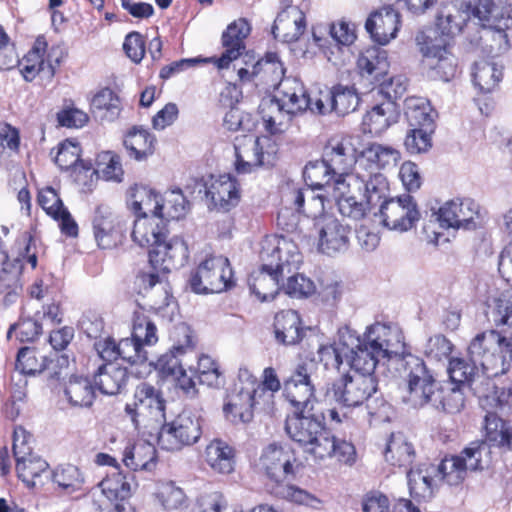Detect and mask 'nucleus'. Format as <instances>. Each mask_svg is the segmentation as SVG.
Listing matches in <instances>:
<instances>
[{
  "label": "nucleus",
  "instance_id": "nucleus-1",
  "mask_svg": "<svg viewBox=\"0 0 512 512\" xmlns=\"http://www.w3.org/2000/svg\"><path fill=\"white\" fill-rule=\"evenodd\" d=\"M312 412L295 409L288 416L285 430L289 437L299 443L304 452L316 462L335 457L346 465L354 464L355 447L350 442L337 439Z\"/></svg>",
  "mask_w": 512,
  "mask_h": 512
},
{
  "label": "nucleus",
  "instance_id": "nucleus-2",
  "mask_svg": "<svg viewBox=\"0 0 512 512\" xmlns=\"http://www.w3.org/2000/svg\"><path fill=\"white\" fill-rule=\"evenodd\" d=\"M258 467L268 478L277 483L274 493L278 497L314 509L321 508L322 501L316 496L294 485L283 484L287 480L294 479L301 469V462L289 444H268L261 452Z\"/></svg>",
  "mask_w": 512,
  "mask_h": 512
},
{
  "label": "nucleus",
  "instance_id": "nucleus-3",
  "mask_svg": "<svg viewBox=\"0 0 512 512\" xmlns=\"http://www.w3.org/2000/svg\"><path fill=\"white\" fill-rule=\"evenodd\" d=\"M472 15L481 26L480 46L499 56L512 49V5L505 0H478Z\"/></svg>",
  "mask_w": 512,
  "mask_h": 512
},
{
  "label": "nucleus",
  "instance_id": "nucleus-4",
  "mask_svg": "<svg viewBox=\"0 0 512 512\" xmlns=\"http://www.w3.org/2000/svg\"><path fill=\"white\" fill-rule=\"evenodd\" d=\"M305 188L294 189L289 194L296 210L302 211L308 217L317 219L330 205V196L336 187L343 184L346 178H339L321 159L307 164L303 172Z\"/></svg>",
  "mask_w": 512,
  "mask_h": 512
},
{
  "label": "nucleus",
  "instance_id": "nucleus-5",
  "mask_svg": "<svg viewBox=\"0 0 512 512\" xmlns=\"http://www.w3.org/2000/svg\"><path fill=\"white\" fill-rule=\"evenodd\" d=\"M171 339V349L157 360L156 368L163 376L175 381L183 391H189L193 387L194 376L190 362L196 359L192 331L181 323L174 328Z\"/></svg>",
  "mask_w": 512,
  "mask_h": 512
},
{
  "label": "nucleus",
  "instance_id": "nucleus-6",
  "mask_svg": "<svg viewBox=\"0 0 512 512\" xmlns=\"http://www.w3.org/2000/svg\"><path fill=\"white\" fill-rule=\"evenodd\" d=\"M468 356L488 377L504 374L512 359V340L494 330L479 333L468 346Z\"/></svg>",
  "mask_w": 512,
  "mask_h": 512
},
{
  "label": "nucleus",
  "instance_id": "nucleus-7",
  "mask_svg": "<svg viewBox=\"0 0 512 512\" xmlns=\"http://www.w3.org/2000/svg\"><path fill=\"white\" fill-rule=\"evenodd\" d=\"M424 65L432 71V78L449 81L456 70L455 59L449 52V39L435 26L419 31L415 38Z\"/></svg>",
  "mask_w": 512,
  "mask_h": 512
},
{
  "label": "nucleus",
  "instance_id": "nucleus-8",
  "mask_svg": "<svg viewBox=\"0 0 512 512\" xmlns=\"http://www.w3.org/2000/svg\"><path fill=\"white\" fill-rule=\"evenodd\" d=\"M235 170L239 174H250L259 168L273 165L277 155V145L268 136L245 135L236 138Z\"/></svg>",
  "mask_w": 512,
  "mask_h": 512
},
{
  "label": "nucleus",
  "instance_id": "nucleus-9",
  "mask_svg": "<svg viewBox=\"0 0 512 512\" xmlns=\"http://www.w3.org/2000/svg\"><path fill=\"white\" fill-rule=\"evenodd\" d=\"M234 284L230 261L222 255L205 258L190 278L191 289L197 294L221 293Z\"/></svg>",
  "mask_w": 512,
  "mask_h": 512
},
{
  "label": "nucleus",
  "instance_id": "nucleus-10",
  "mask_svg": "<svg viewBox=\"0 0 512 512\" xmlns=\"http://www.w3.org/2000/svg\"><path fill=\"white\" fill-rule=\"evenodd\" d=\"M260 257L265 268L276 270L282 278L298 271L303 263V255L295 240L283 235L266 237Z\"/></svg>",
  "mask_w": 512,
  "mask_h": 512
},
{
  "label": "nucleus",
  "instance_id": "nucleus-11",
  "mask_svg": "<svg viewBox=\"0 0 512 512\" xmlns=\"http://www.w3.org/2000/svg\"><path fill=\"white\" fill-rule=\"evenodd\" d=\"M125 412L136 430L148 429L165 420V402L157 389L142 383L137 386L134 402L126 405Z\"/></svg>",
  "mask_w": 512,
  "mask_h": 512
},
{
  "label": "nucleus",
  "instance_id": "nucleus-12",
  "mask_svg": "<svg viewBox=\"0 0 512 512\" xmlns=\"http://www.w3.org/2000/svg\"><path fill=\"white\" fill-rule=\"evenodd\" d=\"M401 367L404 369L407 380V394L403 397L404 401L413 407L431 404L437 391V384L423 360L412 354H406L401 359Z\"/></svg>",
  "mask_w": 512,
  "mask_h": 512
},
{
  "label": "nucleus",
  "instance_id": "nucleus-13",
  "mask_svg": "<svg viewBox=\"0 0 512 512\" xmlns=\"http://www.w3.org/2000/svg\"><path fill=\"white\" fill-rule=\"evenodd\" d=\"M202 435L201 420L188 411L161 426L158 445L161 449L174 452L197 443Z\"/></svg>",
  "mask_w": 512,
  "mask_h": 512
},
{
  "label": "nucleus",
  "instance_id": "nucleus-14",
  "mask_svg": "<svg viewBox=\"0 0 512 512\" xmlns=\"http://www.w3.org/2000/svg\"><path fill=\"white\" fill-rule=\"evenodd\" d=\"M377 391L375 376L345 374L327 389L326 396L344 408L362 406Z\"/></svg>",
  "mask_w": 512,
  "mask_h": 512
},
{
  "label": "nucleus",
  "instance_id": "nucleus-15",
  "mask_svg": "<svg viewBox=\"0 0 512 512\" xmlns=\"http://www.w3.org/2000/svg\"><path fill=\"white\" fill-rule=\"evenodd\" d=\"M314 367L312 362H301L293 368L283 382L285 398L298 411H313L315 385L312 372Z\"/></svg>",
  "mask_w": 512,
  "mask_h": 512
},
{
  "label": "nucleus",
  "instance_id": "nucleus-16",
  "mask_svg": "<svg viewBox=\"0 0 512 512\" xmlns=\"http://www.w3.org/2000/svg\"><path fill=\"white\" fill-rule=\"evenodd\" d=\"M357 142L356 136L335 135L326 143L322 160L337 177L359 176V171L352 173L353 167L358 164Z\"/></svg>",
  "mask_w": 512,
  "mask_h": 512
},
{
  "label": "nucleus",
  "instance_id": "nucleus-17",
  "mask_svg": "<svg viewBox=\"0 0 512 512\" xmlns=\"http://www.w3.org/2000/svg\"><path fill=\"white\" fill-rule=\"evenodd\" d=\"M47 47L46 40L38 37L33 48L19 61L20 72L26 81H32L40 73L47 78L54 76L65 53L60 46H52L48 51Z\"/></svg>",
  "mask_w": 512,
  "mask_h": 512
},
{
  "label": "nucleus",
  "instance_id": "nucleus-18",
  "mask_svg": "<svg viewBox=\"0 0 512 512\" xmlns=\"http://www.w3.org/2000/svg\"><path fill=\"white\" fill-rule=\"evenodd\" d=\"M363 184L364 181L360 180L359 176H349L343 184L336 187L330 196V204L334 202L343 217L354 221L363 219L370 205L363 193Z\"/></svg>",
  "mask_w": 512,
  "mask_h": 512
},
{
  "label": "nucleus",
  "instance_id": "nucleus-19",
  "mask_svg": "<svg viewBox=\"0 0 512 512\" xmlns=\"http://www.w3.org/2000/svg\"><path fill=\"white\" fill-rule=\"evenodd\" d=\"M189 258V248L181 236H166L149 251V263L152 269L163 275L183 267Z\"/></svg>",
  "mask_w": 512,
  "mask_h": 512
},
{
  "label": "nucleus",
  "instance_id": "nucleus-20",
  "mask_svg": "<svg viewBox=\"0 0 512 512\" xmlns=\"http://www.w3.org/2000/svg\"><path fill=\"white\" fill-rule=\"evenodd\" d=\"M382 223L390 230L406 232L420 219V211L412 196L406 194L384 201L380 207Z\"/></svg>",
  "mask_w": 512,
  "mask_h": 512
},
{
  "label": "nucleus",
  "instance_id": "nucleus-21",
  "mask_svg": "<svg viewBox=\"0 0 512 512\" xmlns=\"http://www.w3.org/2000/svg\"><path fill=\"white\" fill-rule=\"evenodd\" d=\"M204 188L210 205L218 211L228 212L241 200L240 185L229 174L210 175L204 182Z\"/></svg>",
  "mask_w": 512,
  "mask_h": 512
},
{
  "label": "nucleus",
  "instance_id": "nucleus-22",
  "mask_svg": "<svg viewBox=\"0 0 512 512\" xmlns=\"http://www.w3.org/2000/svg\"><path fill=\"white\" fill-rule=\"evenodd\" d=\"M361 340L370 349L374 350V353L384 358L404 354L405 344L402 332L397 328L382 323H375L369 326Z\"/></svg>",
  "mask_w": 512,
  "mask_h": 512
},
{
  "label": "nucleus",
  "instance_id": "nucleus-23",
  "mask_svg": "<svg viewBox=\"0 0 512 512\" xmlns=\"http://www.w3.org/2000/svg\"><path fill=\"white\" fill-rule=\"evenodd\" d=\"M251 32V25L245 18L230 23L222 33L223 53L219 58L213 57L206 61L213 62L218 69H227L245 51V40Z\"/></svg>",
  "mask_w": 512,
  "mask_h": 512
},
{
  "label": "nucleus",
  "instance_id": "nucleus-24",
  "mask_svg": "<svg viewBox=\"0 0 512 512\" xmlns=\"http://www.w3.org/2000/svg\"><path fill=\"white\" fill-rule=\"evenodd\" d=\"M166 275L158 272H141L135 279L137 292L146 299V305L161 313L170 305L172 296Z\"/></svg>",
  "mask_w": 512,
  "mask_h": 512
},
{
  "label": "nucleus",
  "instance_id": "nucleus-25",
  "mask_svg": "<svg viewBox=\"0 0 512 512\" xmlns=\"http://www.w3.org/2000/svg\"><path fill=\"white\" fill-rule=\"evenodd\" d=\"M479 216V205L470 198L456 199L444 203L437 213L441 227L469 229Z\"/></svg>",
  "mask_w": 512,
  "mask_h": 512
},
{
  "label": "nucleus",
  "instance_id": "nucleus-26",
  "mask_svg": "<svg viewBox=\"0 0 512 512\" xmlns=\"http://www.w3.org/2000/svg\"><path fill=\"white\" fill-rule=\"evenodd\" d=\"M400 25L399 12L391 7V3H386L369 15L365 28L375 43L384 46L396 38Z\"/></svg>",
  "mask_w": 512,
  "mask_h": 512
},
{
  "label": "nucleus",
  "instance_id": "nucleus-27",
  "mask_svg": "<svg viewBox=\"0 0 512 512\" xmlns=\"http://www.w3.org/2000/svg\"><path fill=\"white\" fill-rule=\"evenodd\" d=\"M133 477H128L122 472L115 471L107 475L99 484L101 494L110 503L114 512H135L129 502L132 494Z\"/></svg>",
  "mask_w": 512,
  "mask_h": 512
},
{
  "label": "nucleus",
  "instance_id": "nucleus-28",
  "mask_svg": "<svg viewBox=\"0 0 512 512\" xmlns=\"http://www.w3.org/2000/svg\"><path fill=\"white\" fill-rule=\"evenodd\" d=\"M92 228L95 241L102 249L114 247L122 232L119 217L109 206L103 204L95 210Z\"/></svg>",
  "mask_w": 512,
  "mask_h": 512
},
{
  "label": "nucleus",
  "instance_id": "nucleus-29",
  "mask_svg": "<svg viewBox=\"0 0 512 512\" xmlns=\"http://www.w3.org/2000/svg\"><path fill=\"white\" fill-rule=\"evenodd\" d=\"M317 218L319 230V249L328 255L345 251L348 247V229L338 219L331 215H322Z\"/></svg>",
  "mask_w": 512,
  "mask_h": 512
},
{
  "label": "nucleus",
  "instance_id": "nucleus-30",
  "mask_svg": "<svg viewBox=\"0 0 512 512\" xmlns=\"http://www.w3.org/2000/svg\"><path fill=\"white\" fill-rule=\"evenodd\" d=\"M359 346V335L349 327H342L338 330L337 339L333 343L322 344L318 348L320 361L326 367H333L340 370L344 360L346 361L348 349Z\"/></svg>",
  "mask_w": 512,
  "mask_h": 512
},
{
  "label": "nucleus",
  "instance_id": "nucleus-31",
  "mask_svg": "<svg viewBox=\"0 0 512 512\" xmlns=\"http://www.w3.org/2000/svg\"><path fill=\"white\" fill-rule=\"evenodd\" d=\"M472 15V6L468 2L445 3L440 7L436 27L450 40L459 34Z\"/></svg>",
  "mask_w": 512,
  "mask_h": 512
},
{
  "label": "nucleus",
  "instance_id": "nucleus-32",
  "mask_svg": "<svg viewBox=\"0 0 512 512\" xmlns=\"http://www.w3.org/2000/svg\"><path fill=\"white\" fill-rule=\"evenodd\" d=\"M389 66L387 51L377 46L361 51L356 63L360 76L372 84H377L388 75Z\"/></svg>",
  "mask_w": 512,
  "mask_h": 512
},
{
  "label": "nucleus",
  "instance_id": "nucleus-33",
  "mask_svg": "<svg viewBox=\"0 0 512 512\" xmlns=\"http://www.w3.org/2000/svg\"><path fill=\"white\" fill-rule=\"evenodd\" d=\"M306 28L305 15L297 7L287 5L276 17L272 27L275 38L283 42H295Z\"/></svg>",
  "mask_w": 512,
  "mask_h": 512
},
{
  "label": "nucleus",
  "instance_id": "nucleus-34",
  "mask_svg": "<svg viewBox=\"0 0 512 512\" xmlns=\"http://www.w3.org/2000/svg\"><path fill=\"white\" fill-rule=\"evenodd\" d=\"M399 115L400 113L395 102L393 100H385L373 106L363 116V131L374 137L381 136L389 127L398 122Z\"/></svg>",
  "mask_w": 512,
  "mask_h": 512
},
{
  "label": "nucleus",
  "instance_id": "nucleus-35",
  "mask_svg": "<svg viewBox=\"0 0 512 512\" xmlns=\"http://www.w3.org/2000/svg\"><path fill=\"white\" fill-rule=\"evenodd\" d=\"M401 153L392 146L370 143L358 154V168L367 167L373 170H387L396 167Z\"/></svg>",
  "mask_w": 512,
  "mask_h": 512
},
{
  "label": "nucleus",
  "instance_id": "nucleus-36",
  "mask_svg": "<svg viewBox=\"0 0 512 512\" xmlns=\"http://www.w3.org/2000/svg\"><path fill=\"white\" fill-rule=\"evenodd\" d=\"M62 391L72 407H90L95 399V388L87 376L72 373L63 377Z\"/></svg>",
  "mask_w": 512,
  "mask_h": 512
},
{
  "label": "nucleus",
  "instance_id": "nucleus-37",
  "mask_svg": "<svg viewBox=\"0 0 512 512\" xmlns=\"http://www.w3.org/2000/svg\"><path fill=\"white\" fill-rule=\"evenodd\" d=\"M123 464L132 471L152 472L158 463L157 450L150 442L139 440L123 450Z\"/></svg>",
  "mask_w": 512,
  "mask_h": 512
},
{
  "label": "nucleus",
  "instance_id": "nucleus-38",
  "mask_svg": "<svg viewBox=\"0 0 512 512\" xmlns=\"http://www.w3.org/2000/svg\"><path fill=\"white\" fill-rule=\"evenodd\" d=\"M80 147L78 143L71 140H65L58 146L57 154L55 156V163L61 169L74 168L75 180L78 184L88 186L89 182L93 181L96 172L90 167H78L77 164L80 161Z\"/></svg>",
  "mask_w": 512,
  "mask_h": 512
},
{
  "label": "nucleus",
  "instance_id": "nucleus-39",
  "mask_svg": "<svg viewBox=\"0 0 512 512\" xmlns=\"http://www.w3.org/2000/svg\"><path fill=\"white\" fill-rule=\"evenodd\" d=\"M156 137L142 126L129 128L123 136V146L128 156L136 161H145L155 151Z\"/></svg>",
  "mask_w": 512,
  "mask_h": 512
},
{
  "label": "nucleus",
  "instance_id": "nucleus-40",
  "mask_svg": "<svg viewBox=\"0 0 512 512\" xmlns=\"http://www.w3.org/2000/svg\"><path fill=\"white\" fill-rule=\"evenodd\" d=\"M204 458L216 474L228 475L235 470V450L223 440H212L205 448Z\"/></svg>",
  "mask_w": 512,
  "mask_h": 512
},
{
  "label": "nucleus",
  "instance_id": "nucleus-41",
  "mask_svg": "<svg viewBox=\"0 0 512 512\" xmlns=\"http://www.w3.org/2000/svg\"><path fill=\"white\" fill-rule=\"evenodd\" d=\"M259 112L265 129L271 134H279L286 131L294 115L292 112H288V109L283 104L272 97L262 99Z\"/></svg>",
  "mask_w": 512,
  "mask_h": 512
},
{
  "label": "nucleus",
  "instance_id": "nucleus-42",
  "mask_svg": "<svg viewBox=\"0 0 512 512\" xmlns=\"http://www.w3.org/2000/svg\"><path fill=\"white\" fill-rule=\"evenodd\" d=\"M278 96L273 97L294 115L307 109L310 103L303 84L295 78H286L276 88Z\"/></svg>",
  "mask_w": 512,
  "mask_h": 512
},
{
  "label": "nucleus",
  "instance_id": "nucleus-43",
  "mask_svg": "<svg viewBox=\"0 0 512 512\" xmlns=\"http://www.w3.org/2000/svg\"><path fill=\"white\" fill-rule=\"evenodd\" d=\"M284 279L276 270L265 268L263 263L259 270L251 273L248 284L251 292L260 301H268L277 295L281 288L280 281Z\"/></svg>",
  "mask_w": 512,
  "mask_h": 512
},
{
  "label": "nucleus",
  "instance_id": "nucleus-44",
  "mask_svg": "<svg viewBox=\"0 0 512 512\" xmlns=\"http://www.w3.org/2000/svg\"><path fill=\"white\" fill-rule=\"evenodd\" d=\"M434 475H437L436 467L431 464H421L411 468L407 473L411 496L416 499L430 498L437 485Z\"/></svg>",
  "mask_w": 512,
  "mask_h": 512
},
{
  "label": "nucleus",
  "instance_id": "nucleus-45",
  "mask_svg": "<svg viewBox=\"0 0 512 512\" xmlns=\"http://www.w3.org/2000/svg\"><path fill=\"white\" fill-rule=\"evenodd\" d=\"M405 116L409 127L435 130L437 113L425 98H407L405 100Z\"/></svg>",
  "mask_w": 512,
  "mask_h": 512
},
{
  "label": "nucleus",
  "instance_id": "nucleus-46",
  "mask_svg": "<svg viewBox=\"0 0 512 512\" xmlns=\"http://www.w3.org/2000/svg\"><path fill=\"white\" fill-rule=\"evenodd\" d=\"M159 201L160 194L148 186L136 184L128 191L129 208L138 217H155Z\"/></svg>",
  "mask_w": 512,
  "mask_h": 512
},
{
  "label": "nucleus",
  "instance_id": "nucleus-47",
  "mask_svg": "<svg viewBox=\"0 0 512 512\" xmlns=\"http://www.w3.org/2000/svg\"><path fill=\"white\" fill-rule=\"evenodd\" d=\"M0 270V295L6 305L16 302L22 291L20 277L22 274V262L18 258L2 264Z\"/></svg>",
  "mask_w": 512,
  "mask_h": 512
},
{
  "label": "nucleus",
  "instance_id": "nucleus-48",
  "mask_svg": "<svg viewBox=\"0 0 512 512\" xmlns=\"http://www.w3.org/2000/svg\"><path fill=\"white\" fill-rule=\"evenodd\" d=\"M274 332L276 339L285 345H294L303 337V327L299 314L294 310H283L275 316Z\"/></svg>",
  "mask_w": 512,
  "mask_h": 512
},
{
  "label": "nucleus",
  "instance_id": "nucleus-49",
  "mask_svg": "<svg viewBox=\"0 0 512 512\" xmlns=\"http://www.w3.org/2000/svg\"><path fill=\"white\" fill-rule=\"evenodd\" d=\"M385 461L392 466L407 467L416 457L413 444L408 438L398 432L392 433L384 451Z\"/></svg>",
  "mask_w": 512,
  "mask_h": 512
},
{
  "label": "nucleus",
  "instance_id": "nucleus-50",
  "mask_svg": "<svg viewBox=\"0 0 512 512\" xmlns=\"http://www.w3.org/2000/svg\"><path fill=\"white\" fill-rule=\"evenodd\" d=\"M126 368L118 363H103L95 374V383L103 394L116 395L127 381Z\"/></svg>",
  "mask_w": 512,
  "mask_h": 512
},
{
  "label": "nucleus",
  "instance_id": "nucleus-51",
  "mask_svg": "<svg viewBox=\"0 0 512 512\" xmlns=\"http://www.w3.org/2000/svg\"><path fill=\"white\" fill-rule=\"evenodd\" d=\"M285 70L276 53H267L264 58L253 65V74L257 77V84L267 88H277L283 82Z\"/></svg>",
  "mask_w": 512,
  "mask_h": 512
},
{
  "label": "nucleus",
  "instance_id": "nucleus-52",
  "mask_svg": "<svg viewBox=\"0 0 512 512\" xmlns=\"http://www.w3.org/2000/svg\"><path fill=\"white\" fill-rule=\"evenodd\" d=\"M164 237V227L156 217H138L135 220L132 239L140 247L153 249Z\"/></svg>",
  "mask_w": 512,
  "mask_h": 512
},
{
  "label": "nucleus",
  "instance_id": "nucleus-53",
  "mask_svg": "<svg viewBox=\"0 0 512 512\" xmlns=\"http://www.w3.org/2000/svg\"><path fill=\"white\" fill-rule=\"evenodd\" d=\"M380 359H384V357L374 353V350L364 344L359 336V346L348 349L346 362L355 372V375L374 376L375 368Z\"/></svg>",
  "mask_w": 512,
  "mask_h": 512
},
{
  "label": "nucleus",
  "instance_id": "nucleus-54",
  "mask_svg": "<svg viewBox=\"0 0 512 512\" xmlns=\"http://www.w3.org/2000/svg\"><path fill=\"white\" fill-rule=\"evenodd\" d=\"M48 467V463L34 453L16 459L18 477L29 488L43 484L41 477L47 472Z\"/></svg>",
  "mask_w": 512,
  "mask_h": 512
},
{
  "label": "nucleus",
  "instance_id": "nucleus-55",
  "mask_svg": "<svg viewBox=\"0 0 512 512\" xmlns=\"http://www.w3.org/2000/svg\"><path fill=\"white\" fill-rule=\"evenodd\" d=\"M91 113L101 121H114L120 114V100L109 88L95 93L90 102Z\"/></svg>",
  "mask_w": 512,
  "mask_h": 512
},
{
  "label": "nucleus",
  "instance_id": "nucleus-56",
  "mask_svg": "<svg viewBox=\"0 0 512 512\" xmlns=\"http://www.w3.org/2000/svg\"><path fill=\"white\" fill-rule=\"evenodd\" d=\"M259 403L258 398H255V393L239 391L235 397L225 404L223 411L226 418L231 422L245 423L252 419V407Z\"/></svg>",
  "mask_w": 512,
  "mask_h": 512
},
{
  "label": "nucleus",
  "instance_id": "nucleus-57",
  "mask_svg": "<svg viewBox=\"0 0 512 512\" xmlns=\"http://www.w3.org/2000/svg\"><path fill=\"white\" fill-rule=\"evenodd\" d=\"M503 65L488 61L475 63L473 70V81L475 86L484 93L494 91L503 78Z\"/></svg>",
  "mask_w": 512,
  "mask_h": 512
},
{
  "label": "nucleus",
  "instance_id": "nucleus-58",
  "mask_svg": "<svg viewBox=\"0 0 512 512\" xmlns=\"http://www.w3.org/2000/svg\"><path fill=\"white\" fill-rule=\"evenodd\" d=\"M159 209L155 217L163 220H178L183 218L188 211V203L181 191L173 190L160 195Z\"/></svg>",
  "mask_w": 512,
  "mask_h": 512
},
{
  "label": "nucleus",
  "instance_id": "nucleus-59",
  "mask_svg": "<svg viewBox=\"0 0 512 512\" xmlns=\"http://www.w3.org/2000/svg\"><path fill=\"white\" fill-rule=\"evenodd\" d=\"M52 482L62 493L72 494L82 490L85 477L77 466L62 464L53 470Z\"/></svg>",
  "mask_w": 512,
  "mask_h": 512
},
{
  "label": "nucleus",
  "instance_id": "nucleus-60",
  "mask_svg": "<svg viewBox=\"0 0 512 512\" xmlns=\"http://www.w3.org/2000/svg\"><path fill=\"white\" fill-rule=\"evenodd\" d=\"M431 405L448 413L459 412L464 406V395L461 387L449 383L445 386H437Z\"/></svg>",
  "mask_w": 512,
  "mask_h": 512
},
{
  "label": "nucleus",
  "instance_id": "nucleus-61",
  "mask_svg": "<svg viewBox=\"0 0 512 512\" xmlns=\"http://www.w3.org/2000/svg\"><path fill=\"white\" fill-rule=\"evenodd\" d=\"M154 496L159 505L166 511L179 510L186 503L184 491L171 481L158 483Z\"/></svg>",
  "mask_w": 512,
  "mask_h": 512
},
{
  "label": "nucleus",
  "instance_id": "nucleus-62",
  "mask_svg": "<svg viewBox=\"0 0 512 512\" xmlns=\"http://www.w3.org/2000/svg\"><path fill=\"white\" fill-rule=\"evenodd\" d=\"M480 369V366L475 361H471L469 356L467 360L452 358L447 370L451 380L449 384L459 387L469 384L478 375Z\"/></svg>",
  "mask_w": 512,
  "mask_h": 512
},
{
  "label": "nucleus",
  "instance_id": "nucleus-63",
  "mask_svg": "<svg viewBox=\"0 0 512 512\" xmlns=\"http://www.w3.org/2000/svg\"><path fill=\"white\" fill-rule=\"evenodd\" d=\"M281 288L288 296L304 299L313 296L317 292L315 282L302 273L295 271L285 276Z\"/></svg>",
  "mask_w": 512,
  "mask_h": 512
},
{
  "label": "nucleus",
  "instance_id": "nucleus-64",
  "mask_svg": "<svg viewBox=\"0 0 512 512\" xmlns=\"http://www.w3.org/2000/svg\"><path fill=\"white\" fill-rule=\"evenodd\" d=\"M494 321L505 327L503 332L512 340V288H507L493 298Z\"/></svg>",
  "mask_w": 512,
  "mask_h": 512
}]
</instances>
